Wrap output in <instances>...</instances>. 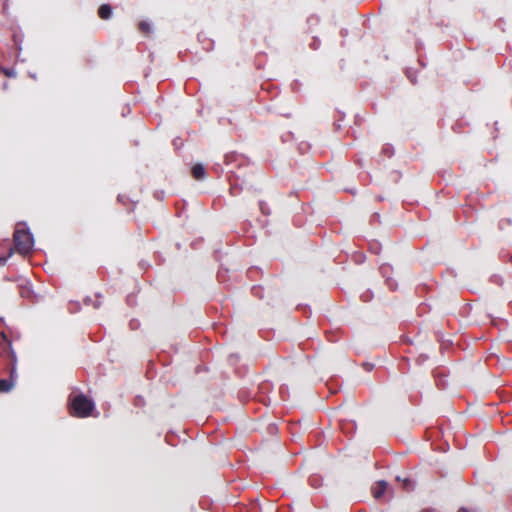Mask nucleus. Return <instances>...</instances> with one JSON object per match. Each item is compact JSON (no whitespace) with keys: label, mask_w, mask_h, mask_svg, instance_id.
Wrapping results in <instances>:
<instances>
[{"label":"nucleus","mask_w":512,"mask_h":512,"mask_svg":"<svg viewBox=\"0 0 512 512\" xmlns=\"http://www.w3.org/2000/svg\"><path fill=\"white\" fill-rule=\"evenodd\" d=\"M13 237L16 250L20 254H28L32 250L34 239L25 224H17Z\"/></svg>","instance_id":"f257e3e1"},{"label":"nucleus","mask_w":512,"mask_h":512,"mask_svg":"<svg viewBox=\"0 0 512 512\" xmlns=\"http://www.w3.org/2000/svg\"><path fill=\"white\" fill-rule=\"evenodd\" d=\"M94 403L85 395L80 394L71 399V414L77 417H88L94 410Z\"/></svg>","instance_id":"f03ea898"},{"label":"nucleus","mask_w":512,"mask_h":512,"mask_svg":"<svg viewBox=\"0 0 512 512\" xmlns=\"http://www.w3.org/2000/svg\"><path fill=\"white\" fill-rule=\"evenodd\" d=\"M12 253L13 248L10 241L8 239L0 240V265H4Z\"/></svg>","instance_id":"7ed1b4c3"},{"label":"nucleus","mask_w":512,"mask_h":512,"mask_svg":"<svg viewBox=\"0 0 512 512\" xmlns=\"http://www.w3.org/2000/svg\"><path fill=\"white\" fill-rule=\"evenodd\" d=\"M7 356L15 358V355L11 349V343L7 339L6 334L2 332L0 337V358H4Z\"/></svg>","instance_id":"20e7f679"},{"label":"nucleus","mask_w":512,"mask_h":512,"mask_svg":"<svg viewBox=\"0 0 512 512\" xmlns=\"http://www.w3.org/2000/svg\"><path fill=\"white\" fill-rule=\"evenodd\" d=\"M388 487V483L384 480H380L375 483V485L372 487V494L375 499L381 498L384 493L386 492Z\"/></svg>","instance_id":"39448f33"},{"label":"nucleus","mask_w":512,"mask_h":512,"mask_svg":"<svg viewBox=\"0 0 512 512\" xmlns=\"http://www.w3.org/2000/svg\"><path fill=\"white\" fill-rule=\"evenodd\" d=\"M192 175L195 179L201 180L205 177L206 171L202 164H196L192 167Z\"/></svg>","instance_id":"423d86ee"},{"label":"nucleus","mask_w":512,"mask_h":512,"mask_svg":"<svg viewBox=\"0 0 512 512\" xmlns=\"http://www.w3.org/2000/svg\"><path fill=\"white\" fill-rule=\"evenodd\" d=\"M111 14H112V9H111L110 5L103 4L100 6V8L98 10V15L101 19H108V18H110Z\"/></svg>","instance_id":"0eeeda50"},{"label":"nucleus","mask_w":512,"mask_h":512,"mask_svg":"<svg viewBox=\"0 0 512 512\" xmlns=\"http://www.w3.org/2000/svg\"><path fill=\"white\" fill-rule=\"evenodd\" d=\"M14 386V382L10 379H0V393L9 392Z\"/></svg>","instance_id":"6e6552de"},{"label":"nucleus","mask_w":512,"mask_h":512,"mask_svg":"<svg viewBox=\"0 0 512 512\" xmlns=\"http://www.w3.org/2000/svg\"><path fill=\"white\" fill-rule=\"evenodd\" d=\"M402 486L405 490L409 491V490H412L413 489V483L410 479L408 478H405L403 481H402Z\"/></svg>","instance_id":"1a4fd4ad"},{"label":"nucleus","mask_w":512,"mask_h":512,"mask_svg":"<svg viewBox=\"0 0 512 512\" xmlns=\"http://www.w3.org/2000/svg\"><path fill=\"white\" fill-rule=\"evenodd\" d=\"M139 28H140L141 31H143L145 33L150 32V25L147 22H141L139 24Z\"/></svg>","instance_id":"9d476101"},{"label":"nucleus","mask_w":512,"mask_h":512,"mask_svg":"<svg viewBox=\"0 0 512 512\" xmlns=\"http://www.w3.org/2000/svg\"><path fill=\"white\" fill-rule=\"evenodd\" d=\"M1 71L8 77H15L16 73L14 70L12 69H8V68H1Z\"/></svg>","instance_id":"9b49d317"},{"label":"nucleus","mask_w":512,"mask_h":512,"mask_svg":"<svg viewBox=\"0 0 512 512\" xmlns=\"http://www.w3.org/2000/svg\"><path fill=\"white\" fill-rule=\"evenodd\" d=\"M386 283L391 290H395L397 287L396 282L390 278L386 279Z\"/></svg>","instance_id":"f8f14e48"},{"label":"nucleus","mask_w":512,"mask_h":512,"mask_svg":"<svg viewBox=\"0 0 512 512\" xmlns=\"http://www.w3.org/2000/svg\"><path fill=\"white\" fill-rule=\"evenodd\" d=\"M390 270H391V267L389 265H383L380 268V271L383 276H386Z\"/></svg>","instance_id":"ddd939ff"},{"label":"nucleus","mask_w":512,"mask_h":512,"mask_svg":"<svg viewBox=\"0 0 512 512\" xmlns=\"http://www.w3.org/2000/svg\"><path fill=\"white\" fill-rule=\"evenodd\" d=\"M260 290H261V288H260V287H253V288H252V291H253V293H254L255 295L260 294Z\"/></svg>","instance_id":"4468645a"},{"label":"nucleus","mask_w":512,"mask_h":512,"mask_svg":"<svg viewBox=\"0 0 512 512\" xmlns=\"http://www.w3.org/2000/svg\"><path fill=\"white\" fill-rule=\"evenodd\" d=\"M364 367L367 371H370L372 369V365L371 364H364Z\"/></svg>","instance_id":"2eb2a0df"},{"label":"nucleus","mask_w":512,"mask_h":512,"mask_svg":"<svg viewBox=\"0 0 512 512\" xmlns=\"http://www.w3.org/2000/svg\"><path fill=\"white\" fill-rule=\"evenodd\" d=\"M375 253H378V245H375V247L372 248Z\"/></svg>","instance_id":"dca6fc26"},{"label":"nucleus","mask_w":512,"mask_h":512,"mask_svg":"<svg viewBox=\"0 0 512 512\" xmlns=\"http://www.w3.org/2000/svg\"><path fill=\"white\" fill-rule=\"evenodd\" d=\"M310 482H311V484H312L313 486H315L314 478H311V479H310Z\"/></svg>","instance_id":"f3484780"}]
</instances>
